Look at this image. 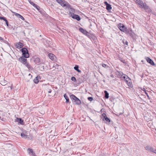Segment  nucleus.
Returning <instances> with one entry per match:
<instances>
[{"instance_id": "nucleus-1", "label": "nucleus", "mask_w": 156, "mask_h": 156, "mask_svg": "<svg viewBox=\"0 0 156 156\" xmlns=\"http://www.w3.org/2000/svg\"><path fill=\"white\" fill-rule=\"evenodd\" d=\"M56 1L61 5L65 9H67L70 7V5L64 0H55Z\"/></svg>"}, {"instance_id": "nucleus-2", "label": "nucleus", "mask_w": 156, "mask_h": 156, "mask_svg": "<svg viewBox=\"0 0 156 156\" xmlns=\"http://www.w3.org/2000/svg\"><path fill=\"white\" fill-rule=\"evenodd\" d=\"M139 5V7L145 10L146 12H151V9L145 3H144L142 1H141L139 2L138 5Z\"/></svg>"}, {"instance_id": "nucleus-3", "label": "nucleus", "mask_w": 156, "mask_h": 156, "mask_svg": "<svg viewBox=\"0 0 156 156\" xmlns=\"http://www.w3.org/2000/svg\"><path fill=\"white\" fill-rule=\"evenodd\" d=\"M70 98L72 100L75 102V104H76L77 105H80V104L81 102L80 100L74 95L73 94L71 95L70 96Z\"/></svg>"}, {"instance_id": "nucleus-4", "label": "nucleus", "mask_w": 156, "mask_h": 156, "mask_svg": "<svg viewBox=\"0 0 156 156\" xmlns=\"http://www.w3.org/2000/svg\"><path fill=\"white\" fill-rule=\"evenodd\" d=\"M21 51L22 52V54L23 57L25 58H28L29 57V55L28 50L26 48H24L21 49Z\"/></svg>"}, {"instance_id": "nucleus-5", "label": "nucleus", "mask_w": 156, "mask_h": 156, "mask_svg": "<svg viewBox=\"0 0 156 156\" xmlns=\"http://www.w3.org/2000/svg\"><path fill=\"white\" fill-rule=\"evenodd\" d=\"M118 27L120 30L124 32H127L128 31L127 30L126 28L122 24L119 23V24Z\"/></svg>"}, {"instance_id": "nucleus-6", "label": "nucleus", "mask_w": 156, "mask_h": 156, "mask_svg": "<svg viewBox=\"0 0 156 156\" xmlns=\"http://www.w3.org/2000/svg\"><path fill=\"white\" fill-rule=\"evenodd\" d=\"M79 31L82 33L87 36L89 37H90V34L87 30L82 28L80 27L79 29Z\"/></svg>"}, {"instance_id": "nucleus-7", "label": "nucleus", "mask_w": 156, "mask_h": 156, "mask_svg": "<svg viewBox=\"0 0 156 156\" xmlns=\"http://www.w3.org/2000/svg\"><path fill=\"white\" fill-rule=\"evenodd\" d=\"M67 9L69 10V15L70 16H71L72 15L74 14V13L75 12V10L74 9L71 7L70 5V7L67 8Z\"/></svg>"}, {"instance_id": "nucleus-8", "label": "nucleus", "mask_w": 156, "mask_h": 156, "mask_svg": "<svg viewBox=\"0 0 156 156\" xmlns=\"http://www.w3.org/2000/svg\"><path fill=\"white\" fill-rule=\"evenodd\" d=\"M145 148L146 150L148 151H149L153 152L156 153V150H154L153 148L150 146H147L145 147Z\"/></svg>"}, {"instance_id": "nucleus-9", "label": "nucleus", "mask_w": 156, "mask_h": 156, "mask_svg": "<svg viewBox=\"0 0 156 156\" xmlns=\"http://www.w3.org/2000/svg\"><path fill=\"white\" fill-rule=\"evenodd\" d=\"M25 58V57H21L19 59L20 62L24 64H25L27 63V59Z\"/></svg>"}, {"instance_id": "nucleus-10", "label": "nucleus", "mask_w": 156, "mask_h": 156, "mask_svg": "<svg viewBox=\"0 0 156 156\" xmlns=\"http://www.w3.org/2000/svg\"><path fill=\"white\" fill-rule=\"evenodd\" d=\"M73 19H76L77 21H80V16L74 14L73 15H72L71 16Z\"/></svg>"}, {"instance_id": "nucleus-11", "label": "nucleus", "mask_w": 156, "mask_h": 156, "mask_svg": "<svg viewBox=\"0 0 156 156\" xmlns=\"http://www.w3.org/2000/svg\"><path fill=\"white\" fill-rule=\"evenodd\" d=\"M145 58L147 62L150 64L151 65L153 66L154 65V62L150 58L148 57H146Z\"/></svg>"}, {"instance_id": "nucleus-12", "label": "nucleus", "mask_w": 156, "mask_h": 156, "mask_svg": "<svg viewBox=\"0 0 156 156\" xmlns=\"http://www.w3.org/2000/svg\"><path fill=\"white\" fill-rule=\"evenodd\" d=\"M15 46L17 48H20L23 47V43L19 42L16 44Z\"/></svg>"}, {"instance_id": "nucleus-13", "label": "nucleus", "mask_w": 156, "mask_h": 156, "mask_svg": "<svg viewBox=\"0 0 156 156\" xmlns=\"http://www.w3.org/2000/svg\"><path fill=\"white\" fill-rule=\"evenodd\" d=\"M102 116L103 117V120L105 119L107 122H110V119L107 117V116L105 114H103L102 115Z\"/></svg>"}, {"instance_id": "nucleus-14", "label": "nucleus", "mask_w": 156, "mask_h": 156, "mask_svg": "<svg viewBox=\"0 0 156 156\" xmlns=\"http://www.w3.org/2000/svg\"><path fill=\"white\" fill-rule=\"evenodd\" d=\"M126 79V81L128 86H131V80L129 77H127Z\"/></svg>"}, {"instance_id": "nucleus-15", "label": "nucleus", "mask_w": 156, "mask_h": 156, "mask_svg": "<svg viewBox=\"0 0 156 156\" xmlns=\"http://www.w3.org/2000/svg\"><path fill=\"white\" fill-rule=\"evenodd\" d=\"M12 12L13 13H14V15L15 16H17V17H19L22 20H24L25 19L24 18V17L22 16L20 14H19L16 13L15 12Z\"/></svg>"}, {"instance_id": "nucleus-16", "label": "nucleus", "mask_w": 156, "mask_h": 156, "mask_svg": "<svg viewBox=\"0 0 156 156\" xmlns=\"http://www.w3.org/2000/svg\"><path fill=\"white\" fill-rule=\"evenodd\" d=\"M40 76H37L34 80V83H37L39 82V79H40Z\"/></svg>"}, {"instance_id": "nucleus-17", "label": "nucleus", "mask_w": 156, "mask_h": 156, "mask_svg": "<svg viewBox=\"0 0 156 156\" xmlns=\"http://www.w3.org/2000/svg\"><path fill=\"white\" fill-rule=\"evenodd\" d=\"M26 66L30 70H32L33 69V67L28 63H27L25 64Z\"/></svg>"}, {"instance_id": "nucleus-18", "label": "nucleus", "mask_w": 156, "mask_h": 156, "mask_svg": "<svg viewBox=\"0 0 156 156\" xmlns=\"http://www.w3.org/2000/svg\"><path fill=\"white\" fill-rule=\"evenodd\" d=\"M79 66L78 65H76V66L74 67V68L75 70L77 71L78 72L80 73L81 72L80 70L79 69Z\"/></svg>"}, {"instance_id": "nucleus-19", "label": "nucleus", "mask_w": 156, "mask_h": 156, "mask_svg": "<svg viewBox=\"0 0 156 156\" xmlns=\"http://www.w3.org/2000/svg\"><path fill=\"white\" fill-rule=\"evenodd\" d=\"M27 151H28L29 154H30L31 153V155H32L33 156H34V154L33 151L32 149L30 148H28L27 149Z\"/></svg>"}, {"instance_id": "nucleus-20", "label": "nucleus", "mask_w": 156, "mask_h": 156, "mask_svg": "<svg viewBox=\"0 0 156 156\" xmlns=\"http://www.w3.org/2000/svg\"><path fill=\"white\" fill-rule=\"evenodd\" d=\"M64 97L66 100V103H68L69 102V98L68 97L66 94H64Z\"/></svg>"}, {"instance_id": "nucleus-21", "label": "nucleus", "mask_w": 156, "mask_h": 156, "mask_svg": "<svg viewBox=\"0 0 156 156\" xmlns=\"http://www.w3.org/2000/svg\"><path fill=\"white\" fill-rule=\"evenodd\" d=\"M112 9L111 5L110 4H108L106 6V9L108 10H110Z\"/></svg>"}, {"instance_id": "nucleus-22", "label": "nucleus", "mask_w": 156, "mask_h": 156, "mask_svg": "<svg viewBox=\"0 0 156 156\" xmlns=\"http://www.w3.org/2000/svg\"><path fill=\"white\" fill-rule=\"evenodd\" d=\"M16 121L21 124L23 122V120L20 118H17L16 119Z\"/></svg>"}, {"instance_id": "nucleus-23", "label": "nucleus", "mask_w": 156, "mask_h": 156, "mask_svg": "<svg viewBox=\"0 0 156 156\" xmlns=\"http://www.w3.org/2000/svg\"><path fill=\"white\" fill-rule=\"evenodd\" d=\"M21 135L22 138H25V139L27 138V137H28V135H26V134H24L23 133H21Z\"/></svg>"}, {"instance_id": "nucleus-24", "label": "nucleus", "mask_w": 156, "mask_h": 156, "mask_svg": "<svg viewBox=\"0 0 156 156\" xmlns=\"http://www.w3.org/2000/svg\"><path fill=\"white\" fill-rule=\"evenodd\" d=\"M48 56L49 58L51 60L54 59V55L53 54L51 53H49L48 54Z\"/></svg>"}, {"instance_id": "nucleus-25", "label": "nucleus", "mask_w": 156, "mask_h": 156, "mask_svg": "<svg viewBox=\"0 0 156 156\" xmlns=\"http://www.w3.org/2000/svg\"><path fill=\"white\" fill-rule=\"evenodd\" d=\"M104 93H105V97L106 98L108 99L109 98V94L108 92L106 90L104 91Z\"/></svg>"}, {"instance_id": "nucleus-26", "label": "nucleus", "mask_w": 156, "mask_h": 156, "mask_svg": "<svg viewBox=\"0 0 156 156\" xmlns=\"http://www.w3.org/2000/svg\"><path fill=\"white\" fill-rule=\"evenodd\" d=\"M120 74L122 76V75H123V76L124 75V76H123L122 77L124 79H125V80H126V79H127V77H128L126 75H123L122 73L121 72L120 73Z\"/></svg>"}, {"instance_id": "nucleus-27", "label": "nucleus", "mask_w": 156, "mask_h": 156, "mask_svg": "<svg viewBox=\"0 0 156 156\" xmlns=\"http://www.w3.org/2000/svg\"><path fill=\"white\" fill-rule=\"evenodd\" d=\"M35 61L38 64H40V59L39 58H37L35 59Z\"/></svg>"}, {"instance_id": "nucleus-28", "label": "nucleus", "mask_w": 156, "mask_h": 156, "mask_svg": "<svg viewBox=\"0 0 156 156\" xmlns=\"http://www.w3.org/2000/svg\"><path fill=\"white\" fill-rule=\"evenodd\" d=\"M29 2L34 6H35L36 4H35L33 2H32L30 0H28Z\"/></svg>"}, {"instance_id": "nucleus-29", "label": "nucleus", "mask_w": 156, "mask_h": 156, "mask_svg": "<svg viewBox=\"0 0 156 156\" xmlns=\"http://www.w3.org/2000/svg\"><path fill=\"white\" fill-rule=\"evenodd\" d=\"M137 4L139 5V2H141V1L140 0H133Z\"/></svg>"}, {"instance_id": "nucleus-30", "label": "nucleus", "mask_w": 156, "mask_h": 156, "mask_svg": "<svg viewBox=\"0 0 156 156\" xmlns=\"http://www.w3.org/2000/svg\"><path fill=\"white\" fill-rule=\"evenodd\" d=\"M34 7L35 8L38 10L39 11L40 8L39 6H38L37 5H35V6H34Z\"/></svg>"}, {"instance_id": "nucleus-31", "label": "nucleus", "mask_w": 156, "mask_h": 156, "mask_svg": "<svg viewBox=\"0 0 156 156\" xmlns=\"http://www.w3.org/2000/svg\"><path fill=\"white\" fill-rule=\"evenodd\" d=\"M71 80L75 82L76 81V79L75 77L73 76L71 78Z\"/></svg>"}, {"instance_id": "nucleus-32", "label": "nucleus", "mask_w": 156, "mask_h": 156, "mask_svg": "<svg viewBox=\"0 0 156 156\" xmlns=\"http://www.w3.org/2000/svg\"><path fill=\"white\" fill-rule=\"evenodd\" d=\"M88 100L90 101H91L93 100V98L92 97H89L88 98Z\"/></svg>"}, {"instance_id": "nucleus-33", "label": "nucleus", "mask_w": 156, "mask_h": 156, "mask_svg": "<svg viewBox=\"0 0 156 156\" xmlns=\"http://www.w3.org/2000/svg\"><path fill=\"white\" fill-rule=\"evenodd\" d=\"M6 81H4V82H2V83H1V84L3 86H5V85H6Z\"/></svg>"}, {"instance_id": "nucleus-34", "label": "nucleus", "mask_w": 156, "mask_h": 156, "mask_svg": "<svg viewBox=\"0 0 156 156\" xmlns=\"http://www.w3.org/2000/svg\"><path fill=\"white\" fill-rule=\"evenodd\" d=\"M127 31H128L127 32H125L126 34H131V33L132 32V31L131 30H127Z\"/></svg>"}, {"instance_id": "nucleus-35", "label": "nucleus", "mask_w": 156, "mask_h": 156, "mask_svg": "<svg viewBox=\"0 0 156 156\" xmlns=\"http://www.w3.org/2000/svg\"><path fill=\"white\" fill-rule=\"evenodd\" d=\"M5 22L6 24L7 27L9 26V23L7 20L6 19L5 20Z\"/></svg>"}, {"instance_id": "nucleus-36", "label": "nucleus", "mask_w": 156, "mask_h": 156, "mask_svg": "<svg viewBox=\"0 0 156 156\" xmlns=\"http://www.w3.org/2000/svg\"><path fill=\"white\" fill-rule=\"evenodd\" d=\"M0 19L3 20L4 21L6 19V18L4 17H0Z\"/></svg>"}, {"instance_id": "nucleus-37", "label": "nucleus", "mask_w": 156, "mask_h": 156, "mask_svg": "<svg viewBox=\"0 0 156 156\" xmlns=\"http://www.w3.org/2000/svg\"><path fill=\"white\" fill-rule=\"evenodd\" d=\"M102 66L103 67L106 68V67L107 65L106 64H102Z\"/></svg>"}, {"instance_id": "nucleus-38", "label": "nucleus", "mask_w": 156, "mask_h": 156, "mask_svg": "<svg viewBox=\"0 0 156 156\" xmlns=\"http://www.w3.org/2000/svg\"><path fill=\"white\" fill-rule=\"evenodd\" d=\"M143 90L144 91L145 94L147 95V96L148 97L147 91H146V90H145L144 89V90Z\"/></svg>"}, {"instance_id": "nucleus-39", "label": "nucleus", "mask_w": 156, "mask_h": 156, "mask_svg": "<svg viewBox=\"0 0 156 156\" xmlns=\"http://www.w3.org/2000/svg\"><path fill=\"white\" fill-rule=\"evenodd\" d=\"M123 43L125 44L124 42V41H123ZM128 42L127 41H126L125 43V44H126V45H128Z\"/></svg>"}, {"instance_id": "nucleus-40", "label": "nucleus", "mask_w": 156, "mask_h": 156, "mask_svg": "<svg viewBox=\"0 0 156 156\" xmlns=\"http://www.w3.org/2000/svg\"><path fill=\"white\" fill-rule=\"evenodd\" d=\"M104 3L106 5V6L109 4L108 3V2H104Z\"/></svg>"}, {"instance_id": "nucleus-41", "label": "nucleus", "mask_w": 156, "mask_h": 156, "mask_svg": "<svg viewBox=\"0 0 156 156\" xmlns=\"http://www.w3.org/2000/svg\"><path fill=\"white\" fill-rule=\"evenodd\" d=\"M0 40L3 41L4 39L2 37H0Z\"/></svg>"}, {"instance_id": "nucleus-42", "label": "nucleus", "mask_w": 156, "mask_h": 156, "mask_svg": "<svg viewBox=\"0 0 156 156\" xmlns=\"http://www.w3.org/2000/svg\"><path fill=\"white\" fill-rule=\"evenodd\" d=\"M51 90L50 89H49L48 91V92L49 93H51Z\"/></svg>"}, {"instance_id": "nucleus-43", "label": "nucleus", "mask_w": 156, "mask_h": 156, "mask_svg": "<svg viewBox=\"0 0 156 156\" xmlns=\"http://www.w3.org/2000/svg\"><path fill=\"white\" fill-rule=\"evenodd\" d=\"M121 61H122V62L123 63H124V62H125V60H121Z\"/></svg>"}, {"instance_id": "nucleus-44", "label": "nucleus", "mask_w": 156, "mask_h": 156, "mask_svg": "<svg viewBox=\"0 0 156 156\" xmlns=\"http://www.w3.org/2000/svg\"><path fill=\"white\" fill-rule=\"evenodd\" d=\"M28 76H31V78L32 77V76L31 75V74L30 73L29 74Z\"/></svg>"}, {"instance_id": "nucleus-45", "label": "nucleus", "mask_w": 156, "mask_h": 156, "mask_svg": "<svg viewBox=\"0 0 156 156\" xmlns=\"http://www.w3.org/2000/svg\"><path fill=\"white\" fill-rule=\"evenodd\" d=\"M11 89H12V87H11Z\"/></svg>"}]
</instances>
